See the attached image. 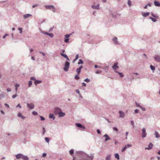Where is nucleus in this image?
Wrapping results in <instances>:
<instances>
[{
  "label": "nucleus",
  "mask_w": 160,
  "mask_h": 160,
  "mask_svg": "<svg viewBox=\"0 0 160 160\" xmlns=\"http://www.w3.org/2000/svg\"><path fill=\"white\" fill-rule=\"evenodd\" d=\"M115 72L118 73V74H119V75H120V77H121V78H122L124 77V75H123V74H122V73H121V72H118V71H116Z\"/></svg>",
  "instance_id": "c85d7f7f"
},
{
  "label": "nucleus",
  "mask_w": 160,
  "mask_h": 160,
  "mask_svg": "<svg viewBox=\"0 0 160 160\" xmlns=\"http://www.w3.org/2000/svg\"><path fill=\"white\" fill-rule=\"evenodd\" d=\"M83 63V61L82 60V59H80L79 60V62H78V64H82Z\"/></svg>",
  "instance_id": "e433bc0d"
},
{
  "label": "nucleus",
  "mask_w": 160,
  "mask_h": 160,
  "mask_svg": "<svg viewBox=\"0 0 160 160\" xmlns=\"http://www.w3.org/2000/svg\"><path fill=\"white\" fill-rule=\"evenodd\" d=\"M32 113L34 115H37L38 114V113L35 111H33L32 112Z\"/></svg>",
  "instance_id": "de8ad7c7"
},
{
  "label": "nucleus",
  "mask_w": 160,
  "mask_h": 160,
  "mask_svg": "<svg viewBox=\"0 0 160 160\" xmlns=\"http://www.w3.org/2000/svg\"><path fill=\"white\" fill-rule=\"evenodd\" d=\"M155 61L158 62H160V56L159 55H155L153 57Z\"/></svg>",
  "instance_id": "20e7f679"
},
{
  "label": "nucleus",
  "mask_w": 160,
  "mask_h": 160,
  "mask_svg": "<svg viewBox=\"0 0 160 160\" xmlns=\"http://www.w3.org/2000/svg\"><path fill=\"white\" fill-rule=\"evenodd\" d=\"M20 85L19 84H16L15 85V88L17 87L18 88V87H19V86Z\"/></svg>",
  "instance_id": "774afa93"
},
{
  "label": "nucleus",
  "mask_w": 160,
  "mask_h": 160,
  "mask_svg": "<svg viewBox=\"0 0 160 160\" xmlns=\"http://www.w3.org/2000/svg\"><path fill=\"white\" fill-rule=\"evenodd\" d=\"M32 16V15L30 14H25L23 15V18L24 19H26L28 18L29 17H31Z\"/></svg>",
  "instance_id": "2eb2a0df"
},
{
  "label": "nucleus",
  "mask_w": 160,
  "mask_h": 160,
  "mask_svg": "<svg viewBox=\"0 0 160 160\" xmlns=\"http://www.w3.org/2000/svg\"><path fill=\"white\" fill-rule=\"evenodd\" d=\"M153 147V144L152 143H150L148 146V148H145V149L150 150Z\"/></svg>",
  "instance_id": "dca6fc26"
},
{
  "label": "nucleus",
  "mask_w": 160,
  "mask_h": 160,
  "mask_svg": "<svg viewBox=\"0 0 160 160\" xmlns=\"http://www.w3.org/2000/svg\"><path fill=\"white\" fill-rule=\"evenodd\" d=\"M113 129L114 130V131H117V132L118 131V129L117 128H115V127L113 128Z\"/></svg>",
  "instance_id": "3c124183"
},
{
  "label": "nucleus",
  "mask_w": 160,
  "mask_h": 160,
  "mask_svg": "<svg viewBox=\"0 0 160 160\" xmlns=\"http://www.w3.org/2000/svg\"><path fill=\"white\" fill-rule=\"evenodd\" d=\"M22 158L23 160H28V158L26 156H24L22 155Z\"/></svg>",
  "instance_id": "b1692460"
},
{
  "label": "nucleus",
  "mask_w": 160,
  "mask_h": 160,
  "mask_svg": "<svg viewBox=\"0 0 160 160\" xmlns=\"http://www.w3.org/2000/svg\"><path fill=\"white\" fill-rule=\"evenodd\" d=\"M41 82H42V81L41 80H36L34 82L35 84L36 85L39 84V83H40Z\"/></svg>",
  "instance_id": "bb28decb"
},
{
  "label": "nucleus",
  "mask_w": 160,
  "mask_h": 160,
  "mask_svg": "<svg viewBox=\"0 0 160 160\" xmlns=\"http://www.w3.org/2000/svg\"><path fill=\"white\" fill-rule=\"evenodd\" d=\"M45 8L47 9H52V11L55 12L56 11L55 8L53 7V6L52 5H46L45 6Z\"/></svg>",
  "instance_id": "7ed1b4c3"
},
{
  "label": "nucleus",
  "mask_w": 160,
  "mask_h": 160,
  "mask_svg": "<svg viewBox=\"0 0 160 160\" xmlns=\"http://www.w3.org/2000/svg\"><path fill=\"white\" fill-rule=\"evenodd\" d=\"M149 12H143L142 13V15L144 17H146L147 16H148L149 14Z\"/></svg>",
  "instance_id": "412c9836"
},
{
  "label": "nucleus",
  "mask_w": 160,
  "mask_h": 160,
  "mask_svg": "<svg viewBox=\"0 0 160 160\" xmlns=\"http://www.w3.org/2000/svg\"><path fill=\"white\" fill-rule=\"evenodd\" d=\"M61 111V110L59 108H55L54 112L55 114H56L57 113H58L59 112Z\"/></svg>",
  "instance_id": "a211bd4d"
},
{
  "label": "nucleus",
  "mask_w": 160,
  "mask_h": 160,
  "mask_svg": "<svg viewBox=\"0 0 160 160\" xmlns=\"http://www.w3.org/2000/svg\"><path fill=\"white\" fill-rule=\"evenodd\" d=\"M83 66H81L79 68L76 69V72L78 73V74H79L80 73L81 70Z\"/></svg>",
  "instance_id": "1a4fd4ad"
},
{
  "label": "nucleus",
  "mask_w": 160,
  "mask_h": 160,
  "mask_svg": "<svg viewBox=\"0 0 160 160\" xmlns=\"http://www.w3.org/2000/svg\"><path fill=\"white\" fill-rule=\"evenodd\" d=\"M76 126L79 128H82L83 129H85V128L84 127L82 126L81 124L79 123H76L75 124Z\"/></svg>",
  "instance_id": "6e6552de"
},
{
  "label": "nucleus",
  "mask_w": 160,
  "mask_h": 160,
  "mask_svg": "<svg viewBox=\"0 0 160 160\" xmlns=\"http://www.w3.org/2000/svg\"><path fill=\"white\" fill-rule=\"evenodd\" d=\"M32 82L31 80H30L28 82V85L29 87H31V86L32 85Z\"/></svg>",
  "instance_id": "f704fd0d"
},
{
  "label": "nucleus",
  "mask_w": 160,
  "mask_h": 160,
  "mask_svg": "<svg viewBox=\"0 0 160 160\" xmlns=\"http://www.w3.org/2000/svg\"><path fill=\"white\" fill-rule=\"evenodd\" d=\"M102 72V71L101 70H100V71H96L95 73H96L98 74L101 73Z\"/></svg>",
  "instance_id": "49530a36"
},
{
  "label": "nucleus",
  "mask_w": 160,
  "mask_h": 160,
  "mask_svg": "<svg viewBox=\"0 0 160 160\" xmlns=\"http://www.w3.org/2000/svg\"><path fill=\"white\" fill-rule=\"evenodd\" d=\"M42 129H43V134H44L46 132V131H45V128H43Z\"/></svg>",
  "instance_id": "603ef678"
},
{
  "label": "nucleus",
  "mask_w": 160,
  "mask_h": 160,
  "mask_svg": "<svg viewBox=\"0 0 160 160\" xmlns=\"http://www.w3.org/2000/svg\"><path fill=\"white\" fill-rule=\"evenodd\" d=\"M99 4H98L96 6H95L94 5H92V8L93 9H97L98 10L99 9Z\"/></svg>",
  "instance_id": "0eeeda50"
},
{
  "label": "nucleus",
  "mask_w": 160,
  "mask_h": 160,
  "mask_svg": "<svg viewBox=\"0 0 160 160\" xmlns=\"http://www.w3.org/2000/svg\"><path fill=\"white\" fill-rule=\"evenodd\" d=\"M59 115V117H62L65 116V113H64L62 112L61 111L59 112L58 113Z\"/></svg>",
  "instance_id": "6ab92c4d"
},
{
  "label": "nucleus",
  "mask_w": 160,
  "mask_h": 160,
  "mask_svg": "<svg viewBox=\"0 0 160 160\" xmlns=\"http://www.w3.org/2000/svg\"><path fill=\"white\" fill-rule=\"evenodd\" d=\"M93 158V156L92 154L90 156H88L86 154H84L83 155V158L81 160H92Z\"/></svg>",
  "instance_id": "f257e3e1"
},
{
  "label": "nucleus",
  "mask_w": 160,
  "mask_h": 160,
  "mask_svg": "<svg viewBox=\"0 0 160 160\" xmlns=\"http://www.w3.org/2000/svg\"><path fill=\"white\" fill-rule=\"evenodd\" d=\"M18 30L20 31V33H22V28H18Z\"/></svg>",
  "instance_id": "a18cd8bd"
},
{
  "label": "nucleus",
  "mask_w": 160,
  "mask_h": 160,
  "mask_svg": "<svg viewBox=\"0 0 160 160\" xmlns=\"http://www.w3.org/2000/svg\"><path fill=\"white\" fill-rule=\"evenodd\" d=\"M128 3L129 7H130L131 4V2L130 0H128Z\"/></svg>",
  "instance_id": "ea45409f"
},
{
  "label": "nucleus",
  "mask_w": 160,
  "mask_h": 160,
  "mask_svg": "<svg viewBox=\"0 0 160 160\" xmlns=\"http://www.w3.org/2000/svg\"><path fill=\"white\" fill-rule=\"evenodd\" d=\"M8 35V34H5V35L3 36V38H4H4H5Z\"/></svg>",
  "instance_id": "13d9d810"
},
{
  "label": "nucleus",
  "mask_w": 160,
  "mask_h": 160,
  "mask_svg": "<svg viewBox=\"0 0 160 160\" xmlns=\"http://www.w3.org/2000/svg\"><path fill=\"white\" fill-rule=\"evenodd\" d=\"M60 54L61 56L66 58L67 60H68V61H69V59L66 54L63 53H61Z\"/></svg>",
  "instance_id": "ddd939ff"
},
{
  "label": "nucleus",
  "mask_w": 160,
  "mask_h": 160,
  "mask_svg": "<svg viewBox=\"0 0 160 160\" xmlns=\"http://www.w3.org/2000/svg\"><path fill=\"white\" fill-rule=\"evenodd\" d=\"M49 118H52L53 120H54L55 118L53 114H49Z\"/></svg>",
  "instance_id": "cd10ccee"
},
{
  "label": "nucleus",
  "mask_w": 160,
  "mask_h": 160,
  "mask_svg": "<svg viewBox=\"0 0 160 160\" xmlns=\"http://www.w3.org/2000/svg\"><path fill=\"white\" fill-rule=\"evenodd\" d=\"M17 96V95L16 94L13 95L12 96V98H14Z\"/></svg>",
  "instance_id": "5fc2aeb1"
},
{
  "label": "nucleus",
  "mask_w": 160,
  "mask_h": 160,
  "mask_svg": "<svg viewBox=\"0 0 160 160\" xmlns=\"http://www.w3.org/2000/svg\"><path fill=\"white\" fill-rule=\"evenodd\" d=\"M46 142L48 143L49 142V138H45Z\"/></svg>",
  "instance_id": "09e8293b"
},
{
  "label": "nucleus",
  "mask_w": 160,
  "mask_h": 160,
  "mask_svg": "<svg viewBox=\"0 0 160 160\" xmlns=\"http://www.w3.org/2000/svg\"><path fill=\"white\" fill-rule=\"evenodd\" d=\"M41 32L44 34H46L49 36L51 38H52L54 36L53 34L52 33H49L48 32H45L44 31H42Z\"/></svg>",
  "instance_id": "39448f33"
},
{
  "label": "nucleus",
  "mask_w": 160,
  "mask_h": 160,
  "mask_svg": "<svg viewBox=\"0 0 160 160\" xmlns=\"http://www.w3.org/2000/svg\"><path fill=\"white\" fill-rule=\"evenodd\" d=\"M138 112V110L137 109H136L134 111L135 113H137Z\"/></svg>",
  "instance_id": "338daca9"
},
{
  "label": "nucleus",
  "mask_w": 160,
  "mask_h": 160,
  "mask_svg": "<svg viewBox=\"0 0 160 160\" xmlns=\"http://www.w3.org/2000/svg\"><path fill=\"white\" fill-rule=\"evenodd\" d=\"M70 63L68 61H66L64 64V67L63 70L65 72H67L69 68Z\"/></svg>",
  "instance_id": "f03ea898"
},
{
  "label": "nucleus",
  "mask_w": 160,
  "mask_h": 160,
  "mask_svg": "<svg viewBox=\"0 0 160 160\" xmlns=\"http://www.w3.org/2000/svg\"><path fill=\"white\" fill-rule=\"evenodd\" d=\"M78 74L76 75L75 76V78L76 80H78L79 79V77Z\"/></svg>",
  "instance_id": "c9c22d12"
},
{
  "label": "nucleus",
  "mask_w": 160,
  "mask_h": 160,
  "mask_svg": "<svg viewBox=\"0 0 160 160\" xmlns=\"http://www.w3.org/2000/svg\"><path fill=\"white\" fill-rule=\"evenodd\" d=\"M22 154H18L16 155V157L18 159H20L21 158H22Z\"/></svg>",
  "instance_id": "aec40b11"
},
{
  "label": "nucleus",
  "mask_w": 160,
  "mask_h": 160,
  "mask_svg": "<svg viewBox=\"0 0 160 160\" xmlns=\"http://www.w3.org/2000/svg\"><path fill=\"white\" fill-rule=\"evenodd\" d=\"M150 68L152 70L153 72L155 70V67L154 66H153L152 65H151L150 66Z\"/></svg>",
  "instance_id": "c756f323"
},
{
  "label": "nucleus",
  "mask_w": 160,
  "mask_h": 160,
  "mask_svg": "<svg viewBox=\"0 0 160 160\" xmlns=\"http://www.w3.org/2000/svg\"><path fill=\"white\" fill-rule=\"evenodd\" d=\"M4 95L3 93L0 94V99L3 98L4 97Z\"/></svg>",
  "instance_id": "72a5a7b5"
},
{
  "label": "nucleus",
  "mask_w": 160,
  "mask_h": 160,
  "mask_svg": "<svg viewBox=\"0 0 160 160\" xmlns=\"http://www.w3.org/2000/svg\"><path fill=\"white\" fill-rule=\"evenodd\" d=\"M94 67H95V68H101V67L98 66L97 65H95L94 66Z\"/></svg>",
  "instance_id": "4d7b16f0"
},
{
  "label": "nucleus",
  "mask_w": 160,
  "mask_h": 160,
  "mask_svg": "<svg viewBox=\"0 0 160 160\" xmlns=\"http://www.w3.org/2000/svg\"><path fill=\"white\" fill-rule=\"evenodd\" d=\"M97 133H98V134H100L101 133V132L100 131V130L98 129L97 130Z\"/></svg>",
  "instance_id": "bf43d9fd"
},
{
  "label": "nucleus",
  "mask_w": 160,
  "mask_h": 160,
  "mask_svg": "<svg viewBox=\"0 0 160 160\" xmlns=\"http://www.w3.org/2000/svg\"><path fill=\"white\" fill-rule=\"evenodd\" d=\"M113 41L115 44H118V38L116 37H115L112 39Z\"/></svg>",
  "instance_id": "f3484780"
},
{
  "label": "nucleus",
  "mask_w": 160,
  "mask_h": 160,
  "mask_svg": "<svg viewBox=\"0 0 160 160\" xmlns=\"http://www.w3.org/2000/svg\"><path fill=\"white\" fill-rule=\"evenodd\" d=\"M104 137L106 138L105 139V141H107L111 139V138L109 137L108 135L107 134H105L104 135Z\"/></svg>",
  "instance_id": "4be33fe9"
},
{
  "label": "nucleus",
  "mask_w": 160,
  "mask_h": 160,
  "mask_svg": "<svg viewBox=\"0 0 160 160\" xmlns=\"http://www.w3.org/2000/svg\"><path fill=\"white\" fill-rule=\"evenodd\" d=\"M119 113L120 114V116H119L120 117H121L122 118H123L124 117V116H125L124 113L123 112H122L121 111H119Z\"/></svg>",
  "instance_id": "9d476101"
},
{
  "label": "nucleus",
  "mask_w": 160,
  "mask_h": 160,
  "mask_svg": "<svg viewBox=\"0 0 160 160\" xmlns=\"http://www.w3.org/2000/svg\"><path fill=\"white\" fill-rule=\"evenodd\" d=\"M155 137L156 138H158L159 137H160V135H159L158 132L155 131Z\"/></svg>",
  "instance_id": "a878e982"
},
{
  "label": "nucleus",
  "mask_w": 160,
  "mask_h": 160,
  "mask_svg": "<svg viewBox=\"0 0 160 160\" xmlns=\"http://www.w3.org/2000/svg\"><path fill=\"white\" fill-rule=\"evenodd\" d=\"M127 147H131L132 146V145L131 144H128L127 145Z\"/></svg>",
  "instance_id": "0e129e2a"
},
{
  "label": "nucleus",
  "mask_w": 160,
  "mask_h": 160,
  "mask_svg": "<svg viewBox=\"0 0 160 160\" xmlns=\"http://www.w3.org/2000/svg\"><path fill=\"white\" fill-rule=\"evenodd\" d=\"M150 19H151L153 22H155L156 21V19L154 18H153L152 17H150Z\"/></svg>",
  "instance_id": "473e14b6"
},
{
  "label": "nucleus",
  "mask_w": 160,
  "mask_h": 160,
  "mask_svg": "<svg viewBox=\"0 0 160 160\" xmlns=\"http://www.w3.org/2000/svg\"><path fill=\"white\" fill-rule=\"evenodd\" d=\"M142 137L143 138H144L146 137V130L145 128H143L142 129Z\"/></svg>",
  "instance_id": "423d86ee"
},
{
  "label": "nucleus",
  "mask_w": 160,
  "mask_h": 160,
  "mask_svg": "<svg viewBox=\"0 0 160 160\" xmlns=\"http://www.w3.org/2000/svg\"><path fill=\"white\" fill-rule=\"evenodd\" d=\"M118 63L117 62L115 63L112 66V68L114 70H116L118 68Z\"/></svg>",
  "instance_id": "f8f14e48"
},
{
  "label": "nucleus",
  "mask_w": 160,
  "mask_h": 160,
  "mask_svg": "<svg viewBox=\"0 0 160 160\" xmlns=\"http://www.w3.org/2000/svg\"><path fill=\"white\" fill-rule=\"evenodd\" d=\"M115 158L118 159V160H119V154L118 153L115 154Z\"/></svg>",
  "instance_id": "7c9ffc66"
},
{
  "label": "nucleus",
  "mask_w": 160,
  "mask_h": 160,
  "mask_svg": "<svg viewBox=\"0 0 160 160\" xmlns=\"http://www.w3.org/2000/svg\"><path fill=\"white\" fill-rule=\"evenodd\" d=\"M127 148V146H125L124 147L122 150V152H123Z\"/></svg>",
  "instance_id": "58836bf2"
},
{
  "label": "nucleus",
  "mask_w": 160,
  "mask_h": 160,
  "mask_svg": "<svg viewBox=\"0 0 160 160\" xmlns=\"http://www.w3.org/2000/svg\"><path fill=\"white\" fill-rule=\"evenodd\" d=\"M84 81L87 82H90V80L88 79V78H86V79H85L84 80Z\"/></svg>",
  "instance_id": "c03bdc74"
},
{
  "label": "nucleus",
  "mask_w": 160,
  "mask_h": 160,
  "mask_svg": "<svg viewBox=\"0 0 160 160\" xmlns=\"http://www.w3.org/2000/svg\"><path fill=\"white\" fill-rule=\"evenodd\" d=\"M111 159V156L110 155H108L106 158V160H110Z\"/></svg>",
  "instance_id": "2f4dec72"
},
{
  "label": "nucleus",
  "mask_w": 160,
  "mask_h": 160,
  "mask_svg": "<svg viewBox=\"0 0 160 160\" xmlns=\"http://www.w3.org/2000/svg\"><path fill=\"white\" fill-rule=\"evenodd\" d=\"M46 154L45 153H44L43 154L42 156L43 157H46Z\"/></svg>",
  "instance_id": "69168bd1"
},
{
  "label": "nucleus",
  "mask_w": 160,
  "mask_h": 160,
  "mask_svg": "<svg viewBox=\"0 0 160 160\" xmlns=\"http://www.w3.org/2000/svg\"><path fill=\"white\" fill-rule=\"evenodd\" d=\"M27 106L28 107L31 109H32L34 108V105L32 103H31L30 104L28 103L27 104Z\"/></svg>",
  "instance_id": "9b49d317"
},
{
  "label": "nucleus",
  "mask_w": 160,
  "mask_h": 160,
  "mask_svg": "<svg viewBox=\"0 0 160 160\" xmlns=\"http://www.w3.org/2000/svg\"><path fill=\"white\" fill-rule=\"evenodd\" d=\"M151 15L152 16V17H154L155 18H158V16H156V15H155L153 13H152Z\"/></svg>",
  "instance_id": "4c0bfd02"
},
{
  "label": "nucleus",
  "mask_w": 160,
  "mask_h": 160,
  "mask_svg": "<svg viewBox=\"0 0 160 160\" xmlns=\"http://www.w3.org/2000/svg\"><path fill=\"white\" fill-rule=\"evenodd\" d=\"M39 117H40L41 120L42 121H43L45 120V118L43 117H42L41 116H39Z\"/></svg>",
  "instance_id": "6e6d98bb"
},
{
  "label": "nucleus",
  "mask_w": 160,
  "mask_h": 160,
  "mask_svg": "<svg viewBox=\"0 0 160 160\" xmlns=\"http://www.w3.org/2000/svg\"><path fill=\"white\" fill-rule=\"evenodd\" d=\"M70 154L71 155H72L74 153V151L73 149H71L69 151Z\"/></svg>",
  "instance_id": "37998d69"
},
{
  "label": "nucleus",
  "mask_w": 160,
  "mask_h": 160,
  "mask_svg": "<svg viewBox=\"0 0 160 160\" xmlns=\"http://www.w3.org/2000/svg\"><path fill=\"white\" fill-rule=\"evenodd\" d=\"M78 57H79V55H78V54H77V55L76 56L75 58L77 60V59H78Z\"/></svg>",
  "instance_id": "680f3d73"
},
{
  "label": "nucleus",
  "mask_w": 160,
  "mask_h": 160,
  "mask_svg": "<svg viewBox=\"0 0 160 160\" xmlns=\"http://www.w3.org/2000/svg\"><path fill=\"white\" fill-rule=\"evenodd\" d=\"M7 91L8 92H10L11 91V89L10 88H8L7 89Z\"/></svg>",
  "instance_id": "864d4df0"
},
{
  "label": "nucleus",
  "mask_w": 160,
  "mask_h": 160,
  "mask_svg": "<svg viewBox=\"0 0 160 160\" xmlns=\"http://www.w3.org/2000/svg\"><path fill=\"white\" fill-rule=\"evenodd\" d=\"M154 4L156 6L159 7L160 6V3L158 1H154Z\"/></svg>",
  "instance_id": "4468645a"
},
{
  "label": "nucleus",
  "mask_w": 160,
  "mask_h": 160,
  "mask_svg": "<svg viewBox=\"0 0 160 160\" xmlns=\"http://www.w3.org/2000/svg\"><path fill=\"white\" fill-rule=\"evenodd\" d=\"M76 93H78V94H79L80 93L78 89L76 90Z\"/></svg>",
  "instance_id": "052dcab7"
},
{
  "label": "nucleus",
  "mask_w": 160,
  "mask_h": 160,
  "mask_svg": "<svg viewBox=\"0 0 160 160\" xmlns=\"http://www.w3.org/2000/svg\"><path fill=\"white\" fill-rule=\"evenodd\" d=\"M30 79L31 80H34L35 81V80H36V79H35V78L34 77H31V78H30Z\"/></svg>",
  "instance_id": "8fccbe9b"
},
{
  "label": "nucleus",
  "mask_w": 160,
  "mask_h": 160,
  "mask_svg": "<svg viewBox=\"0 0 160 160\" xmlns=\"http://www.w3.org/2000/svg\"><path fill=\"white\" fill-rule=\"evenodd\" d=\"M18 116L19 117H21L22 119H24L25 118V117L23 116H22L21 113H18Z\"/></svg>",
  "instance_id": "5701e85b"
},
{
  "label": "nucleus",
  "mask_w": 160,
  "mask_h": 160,
  "mask_svg": "<svg viewBox=\"0 0 160 160\" xmlns=\"http://www.w3.org/2000/svg\"><path fill=\"white\" fill-rule=\"evenodd\" d=\"M71 35V34H66L65 35V38H69L70 36V35Z\"/></svg>",
  "instance_id": "a19ab883"
},
{
  "label": "nucleus",
  "mask_w": 160,
  "mask_h": 160,
  "mask_svg": "<svg viewBox=\"0 0 160 160\" xmlns=\"http://www.w3.org/2000/svg\"><path fill=\"white\" fill-rule=\"evenodd\" d=\"M136 105L137 107H139L142 110L144 111L145 110V108H143L141 106H140L138 104H137L136 103Z\"/></svg>",
  "instance_id": "393cba45"
},
{
  "label": "nucleus",
  "mask_w": 160,
  "mask_h": 160,
  "mask_svg": "<svg viewBox=\"0 0 160 160\" xmlns=\"http://www.w3.org/2000/svg\"><path fill=\"white\" fill-rule=\"evenodd\" d=\"M151 4H151V3H148V4H147V5H146L147 6H149V7H151Z\"/></svg>",
  "instance_id": "e2e57ef3"
},
{
  "label": "nucleus",
  "mask_w": 160,
  "mask_h": 160,
  "mask_svg": "<svg viewBox=\"0 0 160 160\" xmlns=\"http://www.w3.org/2000/svg\"><path fill=\"white\" fill-rule=\"evenodd\" d=\"M69 39L68 38H65L64 42H65L68 43L69 42Z\"/></svg>",
  "instance_id": "79ce46f5"
}]
</instances>
